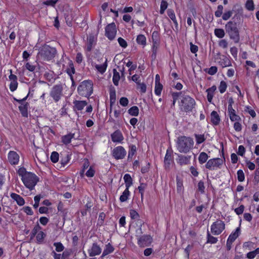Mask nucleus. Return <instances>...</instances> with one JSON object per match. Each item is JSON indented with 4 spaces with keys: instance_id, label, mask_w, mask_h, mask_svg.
<instances>
[{
    "instance_id": "31",
    "label": "nucleus",
    "mask_w": 259,
    "mask_h": 259,
    "mask_svg": "<svg viewBox=\"0 0 259 259\" xmlns=\"http://www.w3.org/2000/svg\"><path fill=\"white\" fill-rule=\"evenodd\" d=\"M126 189H129V188L133 184V180L130 174H126L123 177Z\"/></svg>"
},
{
    "instance_id": "34",
    "label": "nucleus",
    "mask_w": 259,
    "mask_h": 259,
    "mask_svg": "<svg viewBox=\"0 0 259 259\" xmlns=\"http://www.w3.org/2000/svg\"><path fill=\"white\" fill-rule=\"evenodd\" d=\"M128 113L132 116H137L139 113V108L136 106H132L128 110Z\"/></svg>"
},
{
    "instance_id": "14",
    "label": "nucleus",
    "mask_w": 259,
    "mask_h": 259,
    "mask_svg": "<svg viewBox=\"0 0 259 259\" xmlns=\"http://www.w3.org/2000/svg\"><path fill=\"white\" fill-rule=\"evenodd\" d=\"M10 75L9 76V79L11 80L10 84V90L11 92H14L18 87V83L17 82V76L12 73V70H9Z\"/></svg>"
},
{
    "instance_id": "49",
    "label": "nucleus",
    "mask_w": 259,
    "mask_h": 259,
    "mask_svg": "<svg viewBox=\"0 0 259 259\" xmlns=\"http://www.w3.org/2000/svg\"><path fill=\"white\" fill-rule=\"evenodd\" d=\"M220 63L223 67H226L231 65L230 61L227 57H225L220 62Z\"/></svg>"
},
{
    "instance_id": "15",
    "label": "nucleus",
    "mask_w": 259,
    "mask_h": 259,
    "mask_svg": "<svg viewBox=\"0 0 259 259\" xmlns=\"http://www.w3.org/2000/svg\"><path fill=\"white\" fill-rule=\"evenodd\" d=\"M172 151L171 149H168L164 157V163L165 169L169 168L170 165L172 161Z\"/></svg>"
},
{
    "instance_id": "32",
    "label": "nucleus",
    "mask_w": 259,
    "mask_h": 259,
    "mask_svg": "<svg viewBox=\"0 0 259 259\" xmlns=\"http://www.w3.org/2000/svg\"><path fill=\"white\" fill-rule=\"evenodd\" d=\"M113 82L115 85L117 86L118 85L119 80L120 78L119 73L116 70V69H113Z\"/></svg>"
},
{
    "instance_id": "12",
    "label": "nucleus",
    "mask_w": 259,
    "mask_h": 259,
    "mask_svg": "<svg viewBox=\"0 0 259 259\" xmlns=\"http://www.w3.org/2000/svg\"><path fill=\"white\" fill-rule=\"evenodd\" d=\"M152 242V238L149 235H144L138 238V244L141 247L149 246Z\"/></svg>"
},
{
    "instance_id": "13",
    "label": "nucleus",
    "mask_w": 259,
    "mask_h": 259,
    "mask_svg": "<svg viewBox=\"0 0 259 259\" xmlns=\"http://www.w3.org/2000/svg\"><path fill=\"white\" fill-rule=\"evenodd\" d=\"M97 38L94 34H90L87 38V48L85 50L87 52H91L96 46Z\"/></svg>"
},
{
    "instance_id": "10",
    "label": "nucleus",
    "mask_w": 259,
    "mask_h": 259,
    "mask_svg": "<svg viewBox=\"0 0 259 259\" xmlns=\"http://www.w3.org/2000/svg\"><path fill=\"white\" fill-rule=\"evenodd\" d=\"M223 162V159L220 158L210 159L205 164V167L209 170H214L215 168H220Z\"/></svg>"
},
{
    "instance_id": "60",
    "label": "nucleus",
    "mask_w": 259,
    "mask_h": 259,
    "mask_svg": "<svg viewBox=\"0 0 259 259\" xmlns=\"http://www.w3.org/2000/svg\"><path fill=\"white\" fill-rule=\"evenodd\" d=\"M130 217L132 220H136L139 218V213L134 209L130 211Z\"/></svg>"
},
{
    "instance_id": "57",
    "label": "nucleus",
    "mask_w": 259,
    "mask_h": 259,
    "mask_svg": "<svg viewBox=\"0 0 259 259\" xmlns=\"http://www.w3.org/2000/svg\"><path fill=\"white\" fill-rule=\"evenodd\" d=\"M237 179L239 182H243L244 180V174L242 170L239 169L237 171Z\"/></svg>"
},
{
    "instance_id": "52",
    "label": "nucleus",
    "mask_w": 259,
    "mask_h": 259,
    "mask_svg": "<svg viewBox=\"0 0 259 259\" xmlns=\"http://www.w3.org/2000/svg\"><path fill=\"white\" fill-rule=\"evenodd\" d=\"M227 83L225 81H221L220 82V84L219 87V89L221 94L224 93L227 89Z\"/></svg>"
},
{
    "instance_id": "63",
    "label": "nucleus",
    "mask_w": 259,
    "mask_h": 259,
    "mask_svg": "<svg viewBox=\"0 0 259 259\" xmlns=\"http://www.w3.org/2000/svg\"><path fill=\"white\" fill-rule=\"evenodd\" d=\"M117 40L120 46L122 48H125L127 46V44L126 41L122 37H119Z\"/></svg>"
},
{
    "instance_id": "9",
    "label": "nucleus",
    "mask_w": 259,
    "mask_h": 259,
    "mask_svg": "<svg viewBox=\"0 0 259 259\" xmlns=\"http://www.w3.org/2000/svg\"><path fill=\"white\" fill-rule=\"evenodd\" d=\"M115 24L113 22L107 25L105 27V36L110 40H113L116 34Z\"/></svg>"
},
{
    "instance_id": "27",
    "label": "nucleus",
    "mask_w": 259,
    "mask_h": 259,
    "mask_svg": "<svg viewBox=\"0 0 259 259\" xmlns=\"http://www.w3.org/2000/svg\"><path fill=\"white\" fill-rule=\"evenodd\" d=\"M74 134L69 133L66 135L63 136L61 138L62 142L65 144L68 145L70 143L71 139L74 138Z\"/></svg>"
},
{
    "instance_id": "64",
    "label": "nucleus",
    "mask_w": 259,
    "mask_h": 259,
    "mask_svg": "<svg viewBox=\"0 0 259 259\" xmlns=\"http://www.w3.org/2000/svg\"><path fill=\"white\" fill-rule=\"evenodd\" d=\"M71 252L70 250H65L61 254L62 259H68L69 257L71 255Z\"/></svg>"
},
{
    "instance_id": "53",
    "label": "nucleus",
    "mask_w": 259,
    "mask_h": 259,
    "mask_svg": "<svg viewBox=\"0 0 259 259\" xmlns=\"http://www.w3.org/2000/svg\"><path fill=\"white\" fill-rule=\"evenodd\" d=\"M18 174L19 176L22 177V179H23L26 174L29 173L30 172H28L26 171V168L24 167H20L18 170Z\"/></svg>"
},
{
    "instance_id": "43",
    "label": "nucleus",
    "mask_w": 259,
    "mask_h": 259,
    "mask_svg": "<svg viewBox=\"0 0 259 259\" xmlns=\"http://www.w3.org/2000/svg\"><path fill=\"white\" fill-rule=\"evenodd\" d=\"M194 136L195 137L196 143L197 144H201L202 143L204 142L206 140V138L203 134L201 135V134H195L194 135Z\"/></svg>"
},
{
    "instance_id": "22",
    "label": "nucleus",
    "mask_w": 259,
    "mask_h": 259,
    "mask_svg": "<svg viewBox=\"0 0 259 259\" xmlns=\"http://www.w3.org/2000/svg\"><path fill=\"white\" fill-rule=\"evenodd\" d=\"M191 156L178 155V163L181 165L188 164L190 162Z\"/></svg>"
},
{
    "instance_id": "40",
    "label": "nucleus",
    "mask_w": 259,
    "mask_h": 259,
    "mask_svg": "<svg viewBox=\"0 0 259 259\" xmlns=\"http://www.w3.org/2000/svg\"><path fill=\"white\" fill-rule=\"evenodd\" d=\"M215 35L218 38H222L225 35V31L222 28H215L214 31Z\"/></svg>"
},
{
    "instance_id": "36",
    "label": "nucleus",
    "mask_w": 259,
    "mask_h": 259,
    "mask_svg": "<svg viewBox=\"0 0 259 259\" xmlns=\"http://www.w3.org/2000/svg\"><path fill=\"white\" fill-rule=\"evenodd\" d=\"M208 158V155L204 152H201L198 157V161L200 164H203L206 162Z\"/></svg>"
},
{
    "instance_id": "35",
    "label": "nucleus",
    "mask_w": 259,
    "mask_h": 259,
    "mask_svg": "<svg viewBox=\"0 0 259 259\" xmlns=\"http://www.w3.org/2000/svg\"><path fill=\"white\" fill-rule=\"evenodd\" d=\"M107 67V59H106L105 63H103V64L96 65L95 66V67L97 69V70L101 73H103L105 72Z\"/></svg>"
},
{
    "instance_id": "59",
    "label": "nucleus",
    "mask_w": 259,
    "mask_h": 259,
    "mask_svg": "<svg viewBox=\"0 0 259 259\" xmlns=\"http://www.w3.org/2000/svg\"><path fill=\"white\" fill-rule=\"evenodd\" d=\"M223 6L222 5H219L218 6L217 10L215 12L214 15L217 17H220L223 14Z\"/></svg>"
},
{
    "instance_id": "50",
    "label": "nucleus",
    "mask_w": 259,
    "mask_h": 259,
    "mask_svg": "<svg viewBox=\"0 0 259 259\" xmlns=\"http://www.w3.org/2000/svg\"><path fill=\"white\" fill-rule=\"evenodd\" d=\"M152 39L153 40V44L158 45V42L159 41V33L157 31H154L152 33Z\"/></svg>"
},
{
    "instance_id": "51",
    "label": "nucleus",
    "mask_w": 259,
    "mask_h": 259,
    "mask_svg": "<svg viewBox=\"0 0 259 259\" xmlns=\"http://www.w3.org/2000/svg\"><path fill=\"white\" fill-rule=\"evenodd\" d=\"M46 236V234L44 232L40 231L36 235V240L38 243H42Z\"/></svg>"
},
{
    "instance_id": "19",
    "label": "nucleus",
    "mask_w": 259,
    "mask_h": 259,
    "mask_svg": "<svg viewBox=\"0 0 259 259\" xmlns=\"http://www.w3.org/2000/svg\"><path fill=\"white\" fill-rule=\"evenodd\" d=\"M11 197L15 201H16L17 204L19 206H22L25 204V200L20 195L15 193H12L10 195Z\"/></svg>"
},
{
    "instance_id": "38",
    "label": "nucleus",
    "mask_w": 259,
    "mask_h": 259,
    "mask_svg": "<svg viewBox=\"0 0 259 259\" xmlns=\"http://www.w3.org/2000/svg\"><path fill=\"white\" fill-rule=\"evenodd\" d=\"M70 156L69 154H66L63 157L62 155L61 156V164L63 167H64L70 161Z\"/></svg>"
},
{
    "instance_id": "42",
    "label": "nucleus",
    "mask_w": 259,
    "mask_h": 259,
    "mask_svg": "<svg viewBox=\"0 0 259 259\" xmlns=\"http://www.w3.org/2000/svg\"><path fill=\"white\" fill-rule=\"evenodd\" d=\"M245 7L248 11H253L254 9V5L253 0H247Z\"/></svg>"
},
{
    "instance_id": "47",
    "label": "nucleus",
    "mask_w": 259,
    "mask_h": 259,
    "mask_svg": "<svg viewBox=\"0 0 259 259\" xmlns=\"http://www.w3.org/2000/svg\"><path fill=\"white\" fill-rule=\"evenodd\" d=\"M163 88V85L161 83H155V94L157 96H160Z\"/></svg>"
},
{
    "instance_id": "56",
    "label": "nucleus",
    "mask_w": 259,
    "mask_h": 259,
    "mask_svg": "<svg viewBox=\"0 0 259 259\" xmlns=\"http://www.w3.org/2000/svg\"><path fill=\"white\" fill-rule=\"evenodd\" d=\"M54 246H55L56 250L57 252H61L64 249V246L61 242H55L54 243Z\"/></svg>"
},
{
    "instance_id": "17",
    "label": "nucleus",
    "mask_w": 259,
    "mask_h": 259,
    "mask_svg": "<svg viewBox=\"0 0 259 259\" xmlns=\"http://www.w3.org/2000/svg\"><path fill=\"white\" fill-rule=\"evenodd\" d=\"M101 247L97 244V243H94L91 249L89 250V253L90 256H94L99 255L101 252Z\"/></svg>"
},
{
    "instance_id": "39",
    "label": "nucleus",
    "mask_w": 259,
    "mask_h": 259,
    "mask_svg": "<svg viewBox=\"0 0 259 259\" xmlns=\"http://www.w3.org/2000/svg\"><path fill=\"white\" fill-rule=\"evenodd\" d=\"M218 241V238L211 235L209 231H207V243L214 244Z\"/></svg>"
},
{
    "instance_id": "7",
    "label": "nucleus",
    "mask_w": 259,
    "mask_h": 259,
    "mask_svg": "<svg viewBox=\"0 0 259 259\" xmlns=\"http://www.w3.org/2000/svg\"><path fill=\"white\" fill-rule=\"evenodd\" d=\"M63 86L61 84L53 87L50 93V96L53 99L55 102H58L63 96Z\"/></svg>"
},
{
    "instance_id": "8",
    "label": "nucleus",
    "mask_w": 259,
    "mask_h": 259,
    "mask_svg": "<svg viewBox=\"0 0 259 259\" xmlns=\"http://www.w3.org/2000/svg\"><path fill=\"white\" fill-rule=\"evenodd\" d=\"M225 228V224L220 220H217L211 226L210 231L212 234L218 235L222 233Z\"/></svg>"
},
{
    "instance_id": "48",
    "label": "nucleus",
    "mask_w": 259,
    "mask_h": 259,
    "mask_svg": "<svg viewBox=\"0 0 259 259\" xmlns=\"http://www.w3.org/2000/svg\"><path fill=\"white\" fill-rule=\"evenodd\" d=\"M168 6V3L166 1L162 0L160 4V9L159 13L160 14H163L164 11L167 9Z\"/></svg>"
},
{
    "instance_id": "20",
    "label": "nucleus",
    "mask_w": 259,
    "mask_h": 259,
    "mask_svg": "<svg viewBox=\"0 0 259 259\" xmlns=\"http://www.w3.org/2000/svg\"><path fill=\"white\" fill-rule=\"evenodd\" d=\"M211 122L214 125L219 124L221 119L219 115L215 111H213L210 114Z\"/></svg>"
},
{
    "instance_id": "28",
    "label": "nucleus",
    "mask_w": 259,
    "mask_h": 259,
    "mask_svg": "<svg viewBox=\"0 0 259 259\" xmlns=\"http://www.w3.org/2000/svg\"><path fill=\"white\" fill-rule=\"evenodd\" d=\"M167 14L170 19L173 21L176 28L177 29L178 27V23L176 18L174 11L172 9H169L167 11Z\"/></svg>"
},
{
    "instance_id": "30",
    "label": "nucleus",
    "mask_w": 259,
    "mask_h": 259,
    "mask_svg": "<svg viewBox=\"0 0 259 259\" xmlns=\"http://www.w3.org/2000/svg\"><path fill=\"white\" fill-rule=\"evenodd\" d=\"M137 151V147L134 145H131L129 146V151L128 153L127 161H131L133 156L134 155Z\"/></svg>"
},
{
    "instance_id": "5",
    "label": "nucleus",
    "mask_w": 259,
    "mask_h": 259,
    "mask_svg": "<svg viewBox=\"0 0 259 259\" xmlns=\"http://www.w3.org/2000/svg\"><path fill=\"white\" fill-rule=\"evenodd\" d=\"M79 95L89 98L93 92V83L90 80H84L80 83L77 88Z\"/></svg>"
},
{
    "instance_id": "29",
    "label": "nucleus",
    "mask_w": 259,
    "mask_h": 259,
    "mask_svg": "<svg viewBox=\"0 0 259 259\" xmlns=\"http://www.w3.org/2000/svg\"><path fill=\"white\" fill-rule=\"evenodd\" d=\"M110 106H112L113 104L115 103L116 101V92L115 88L111 86L110 88Z\"/></svg>"
},
{
    "instance_id": "45",
    "label": "nucleus",
    "mask_w": 259,
    "mask_h": 259,
    "mask_svg": "<svg viewBox=\"0 0 259 259\" xmlns=\"http://www.w3.org/2000/svg\"><path fill=\"white\" fill-rule=\"evenodd\" d=\"M147 186V184L142 183L140 184V185L138 188L139 192L141 194V197L142 200H143V199L144 193L145 191V189L146 188Z\"/></svg>"
},
{
    "instance_id": "33",
    "label": "nucleus",
    "mask_w": 259,
    "mask_h": 259,
    "mask_svg": "<svg viewBox=\"0 0 259 259\" xmlns=\"http://www.w3.org/2000/svg\"><path fill=\"white\" fill-rule=\"evenodd\" d=\"M130 192L128 189H125V190L123 192L121 195L120 196L119 200L121 202H125L127 201L130 196Z\"/></svg>"
},
{
    "instance_id": "41",
    "label": "nucleus",
    "mask_w": 259,
    "mask_h": 259,
    "mask_svg": "<svg viewBox=\"0 0 259 259\" xmlns=\"http://www.w3.org/2000/svg\"><path fill=\"white\" fill-rule=\"evenodd\" d=\"M236 7V5L233 6V10L225 12L222 16V18L224 20H228L232 15L233 12L234 11V9Z\"/></svg>"
},
{
    "instance_id": "46",
    "label": "nucleus",
    "mask_w": 259,
    "mask_h": 259,
    "mask_svg": "<svg viewBox=\"0 0 259 259\" xmlns=\"http://www.w3.org/2000/svg\"><path fill=\"white\" fill-rule=\"evenodd\" d=\"M59 158V154L57 152L54 151L51 153L50 159L52 162L56 163L58 161Z\"/></svg>"
},
{
    "instance_id": "61",
    "label": "nucleus",
    "mask_w": 259,
    "mask_h": 259,
    "mask_svg": "<svg viewBox=\"0 0 259 259\" xmlns=\"http://www.w3.org/2000/svg\"><path fill=\"white\" fill-rule=\"evenodd\" d=\"M41 197L40 194L36 195L34 197V204H33V207L34 208H37L39 206V201H40V199Z\"/></svg>"
},
{
    "instance_id": "6",
    "label": "nucleus",
    "mask_w": 259,
    "mask_h": 259,
    "mask_svg": "<svg viewBox=\"0 0 259 259\" xmlns=\"http://www.w3.org/2000/svg\"><path fill=\"white\" fill-rule=\"evenodd\" d=\"M21 179L25 187L30 190H32L34 188L35 186L39 181L38 177L31 172L26 174V176Z\"/></svg>"
},
{
    "instance_id": "4",
    "label": "nucleus",
    "mask_w": 259,
    "mask_h": 259,
    "mask_svg": "<svg viewBox=\"0 0 259 259\" xmlns=\"http://www.w3.org/2000/svg\"><path fill=\"white\" fill-rule=\"evenodd\" d=\"M57 51L55 48L45 45L40 48L37 56L43 60L49 61L55 58Z\"/></svg>"
},
{
    "instance_id": "25",
    "label": "nucleus",
    "mask_w": 259,
    "mask_h": 259,
    "mask_svg": "<svg viewBox=\"0 0 259 259\" xmlns=\"http://www.w3.org/2000/svg\"><path fill=\"white\" fill-rule=\"evenodd\" d=\"M216 90H217V87L214 85L206 90V92L207 93V99L209 103L212 102V98L213 97L214 92H215V91Z\"/></svg>"
},
{
    "instance_id": "62",
    "label": "nucleus",
    "mask_w": 259,
    "mask_h": 259,
    "mask_svg": "<svg viewBox=\"0 0 259 259\" xmlns=\"http://www.w3.org/2000/svg\"><path fill=\"white\" fill-rule=\"evenodd\" d=\"M183 187V182L178 177L177 178V191L180 192L182 191Z\"/></svg>"
},
{
    "instance_id": "21",
    "label": "nucleus",
    "mask_w": 259,
    "mask_h": 259,
    "mask_svg": "<svg viewBox=\"0 0 259 259\" xmlns=\"http://www.w3.org/2000/svg\"><path fill=\"white\" fill-rule=\"evenodd\" d=\"M73 104L74 105L73 107L74 110H81L86 105H87L88 103L85 101L75 100L73 102Z\"/></svg>"
},
{
    "instance_id": "58",
    "label": "nucleus",
    "mask_w": 259,
    "mask_h": 259,
    "mask_svg": "<svg viewBox=\"0 0 259 259\" xmlns=\"http://www.w3.org/2000/svg\"><path fill=\"white\" fill-rule=\"evenodd\" d=\"M205 186L204 182L202 181H200L198 183V190L201 193L203 194L205 192Z\"/></svg>"
},
{
    "instance_id": "44",
    "label": "nucleus",
    "mask_w": 259,
    "mask_h": 259,
    "mask_svg": "<svg viewBox=\"0 0 259 259\" xmlns=\"http://www.w3.org/2000/svg\"><path fill=\"white\" fill-rule=\"evenodd\" d=\"M68 65L69 68L66 69V71L69 76H71V74H73L75 72V68L72 61H70Z\"/></svg>"
},
{
    "instance_id": "1",
    "label": "nucleus",
    "mask_w": 259,
    "mask_h": 259,
    "mask_svg": "<svg viewBox=\"0 0 259 259\" xmlns=\"http://www.w3.org/2000/svg\"><path fill=\"white\" fill-rule=\"evenodd\" d=\"M173 99L172 106H175L176 102L178 99H180L179 102L180 110L182 112H192L196 105L195 100L189 95H186L184 92H173L171 94Z\"/></svg>"
},
{
    "instance_id": "18",
    "label": "nucleus",
    "mask_w": 259,
    "mask_h": 259,
    "mask_svg": "<svg viewBox=\"0 0 259 259\" xmlns=\"http://www.w3.org/2000/svg\"><path fill=\"white\" fill-rule=\"evenodd\" d=\"M111 139L113 142L120 143L123 140V137L121 132L118 130L111 134Z\"/></svg>"
},
{
    "instance_id": "54",
    "label": "nucleus",
    "mask_w": 259,
    "mask_h": 259,
    "mask_svg": "<svg viewBox=\"0 0 259 259\" xmlns=\"http://www.w3.org/2000/svg\"><path fill=\"white\" fill-rule=\"evenodd\" d=\"M240 226L236 228L235 231L234 232H232L229 236L231 237L232 238L236 240L237 238L239 236V234H240Z\"/></svg>"
},
{
    "instance_id": "24",
    "label": "nucleus",
    "mask_w": 259,
    "mask_h": 259,
    "mask_svg": "<svg viewBox=\"0 0 259 259\" xmlns=\"http://www.w3.org/2000/svg\"><path fill=\"white\" fill-rule=\"evenodd\" d=\"M228 113L230 119L232 121H239L241 120L240 117L236 114L235 110L233 108L228 109Z\"/></svg>"
},
{
    "instance_id": "2",
    "label": "nucleus",
    "mask_w": 259,
    "mask_h": 259,
    "mask_svg": "<svg viewBox=\"0 0 259 259\" xmlns=\"http://www.w3.org/2000/svg\"><path fill=\"white\" fill-rule=\"evenodd\" d=\"M241 18V15L236 14L232 18L233 21H229L225 25L226 32L228 34L230 38L235 43H238L240 40L239 30L237 27V24H239Z\"/></svg>"
},
{
    "instance_id": "3",
    "label": "nucleus",
    "mask_w": 259,
    "mask_h": 259,
    "mask_svg": "<svg viewBox=\"0 0 259 259\" xmlns=\"http://www.w3.org/2000/svg\"><path fill=\"white\" fill-rule=\"evenodd\" d=\"M194 145L192 138L186 136H180L177 141V148L180 153H187L191 149Z\"/></svg>"
},
{
    "instance_id": "23",
    "label": "nucleus",
    "mask_w": 259,
    "mask_h": 259,
    "mask_svg": "<svg viewBox=\"0 0 259 259\" xmlns=\"http://www.w3.org/2000/svg\"><path fill=\"white\" fill-rule=\"evenodd\" d=\"M29 107V104L28 103H26L24 105H20L18 107L19 110L22 115V116L24 117H27L28 113V109Z\"/></svg>"
},
{
    "instance_id": "55",
    "label": "nucleus",
    "mask_w": 259,
    "mask_h": 259,
    "mask_svg": "<svg viewBox=\"0 0 259 259\" xmlns=\"http://www.w3.org/2000/svg\"><path fill=\"white\" fill-rule=\"evenodd\" d=\"M158 45L153 44L152 46V53L151 55V58L153 60H155L156 58V54L158 50Z\"/></svg>"
},
{
    "instance_id": "37",
    "label": "nucleus",
    "mask_w": 259,
    "mask_h": 259,
    "mask_svg": "<svg viewBox=\"0 0 259 259\" xmlns=\"http://www.w3.org/2000/svg\"><path fill=\"white\" fill-rule=\"evenodd\" d=\"M137 42L139 45H142L143 46L146 45V37L143 34H139L137 37Z\"/></svg>"
},
{
    "instance_id": "11",
    "label": "nucleus",
    "mask_w": 259,
    "mask_h": 259,
    "mask_svg": "<svg viewBox=\"0 0 259 259\" xmlns=\"http://www.w3.org/2000/svg\"><path fill=\"white\" fill-rule=\"evenodd\" d=\"M126 154L125 150L121 146L115 147L112 151V155L117 160L123 159Z\"/></svg>"
},
{
    "instance_id": "26",
    "label": "nucleus",
    "mask_w": 259,
    "mask_h": 259,
    "mask_svg": "<svg viewBox=\"0 0 259 259\" xmlns=\"http://www.w3.org/2000/svg\"><path fill=\"white\" fill-rule=\"evenodd\" d=\"M114 250V247L110 243H108L105 246V248L103 250V253L101 256V257H103L112 252H113Z\"/></svg>"
},
{
    "instance_id": "16",
    "label": "nucleus",
    "mask_w": 259,
    "mask_h": 259,
    "mask_svg": "<svg viewBox=\"0 0 259 259\" xmlns=\"http://www.w3.org/2000/svg\"><path fill=\"white\" fill-rule=\"evenodd\" d=\"M8 158L11 164L16 165L19 162V156L15 151H11L8 154Z\"/></svg>"
}]
</instances>
